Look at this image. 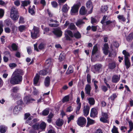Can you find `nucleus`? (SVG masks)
<instances>
[{"label":"nucleus","mask_w":133,"mask_h":133,"mask_svg":"<svg viewBox=\"0 0 133 133\" xmlns=\"http://www.w3.org/2000/svg\"><path fill=\"white\" fill-rule=\"evenodd\" d=\"M75 116L73 115H71L69 117H68V123H69L72 120H73Z\"/></svg>","instance_id":"50"},{"label":"nucleus","mask_w":133,"mask_h":133,"mask_svg":"<svg viewBox=\"0 0 133 133\" xmlns=\"http://www.w3.org/2000/svg\"><path fill=\"white\" fill-rule=\"evenodd\" d=\"M21 109V108L18 105L15 106L13 110L14 114H18Z\"/></svg>","instance_id":"17"},{"label":"nucleus","mask_w":133,"mask_h":133,"mask_svg":"<svg viewBox=\"0 0 133 133\" xmlns=\"http://www.w3.org/2000/svg\"><path fill=\"white\" fill-rule=\"evenodd\" d=\"M34 9L30 8L29 9V12L32 15H34L35 14V12Z\"/></svg>","instance_id":"47"},{"label":"nucleus","mask_w":133,"mask_h":133,"mask_svg":"<svg viewBox=\"0 0 133 133\" xmlns=\"http://www.w3.org/2000/svg\"><path fill=\"white\" fill-rule=\"evenodd\" d=\"M49 113V111L48 110L45 109L43 110L42 112V114L43 115L46 116Z\"/></svg>","instance_id":"53"},{"label":"nucleus","mask_w":133,"mask_h":133,"mask_svg":"<svg viewBox=\"0 0 133 133\" xmlns=\"http://www.w3.org/2000/svg\"><path fill=\"white\" fill-rule=\"evenodd\" d=\"M25 29V26L24 25H21L18 27L19 30L21 32H22L24 31Z\"/></svg>","instance_id":"44"},{"label":"nucleus","mask_w":133,"mask_h":133,"mask_svg":"<svg viewBox=\"0 0 133 133\" xmlns=\"http://www.w3.org/2000/svg\"><path fill=\"white\" fill-rule=\"evenodd\" d=\"M77 104V107L76 108V112H77V111H78L81 108V103H79Z\"/></svg>","instance_id":"54"},{"label":"nucleus","mask_w":133,"mask_h":133,"mask_svg":"<svg viewBox=\"0 0 133 133\" xmlns=\"http://www.w3.org/2000/svg\"><path fill=\"white\" fill-rule=\"evenodd\" d=\"M88 102L90 105H93L95 103V100L94 98H89L87 99Z\"/></svg>","instance_id":"29"},{"label":"nucleus","mask_w":133,"mask_h":133,"mask_svg":"<svg viewBox=\"0 0 133 133\" xmlns=\"http://www.w3.org/2000/svg\"><path fill=\"white\" fill-rule=\"evenodd\" d=\"M65 34L69 35L71 37H74V35L72 32L70 30H66L65 31Z\"/></svg>","instance_id":"31"},{"label":"nucleus","mask_w":133,"mask_h":133,"mask_svg":"<svg viewBox=\"0 0 133 133\" xmlns=\"http://www.w3.org/2000/svg\"><path fill=\"white\" fill-rule=\"evenodd\" d=\"M91 87L89 84L86 85L85 88V93L88 95H89L90 93Z\"/></svg>","instance_id":"15"},{"label":"nucleus","mask_w":133,"mask_h":133,"mask_svg":"<svg viewBox=\"0 0 133 133\" xmlns=\"http://www.w3.org/2000/svg\"><path fill=\"white\" fill-rule=\"evenodd\" d=\"M69 9L66 4H65L63 6L62 10L63 12H67Z\"/></svg>","instance_id":"22"},{"label":"nucleus","mask_w":133,"mask_h":133,"mask_svg":"<svg viewBox=\"0 0 133 133\" xmlns=\"http://www.w3.org/2000/svg\"><path fill=\"white\" fill-rule=\"evenodd\" d=\"M77 122L78 125L81 127H83L85 125L86 120L84 117H80L78 118Z\"/></svg>","instance_id":"5"},{"label":"nucleus","mask_w":133,"mask_h":133,"mask_svg":"<svg viewBox=\"0 0 133 133\" xmlns=\"http://www.w3.org/2000/svg\"><path fill=\"white\" fill-rule=\"evenodd\" d=\"M46 123L43 122H42L41 123L39 126V129L42 130L44 129L46 127Z\"/></svg>","instance_id":"33"},{"label":"nucleus","mask_w":133,"mask_h":133,"mask_svg":"<svg viewBox=\"0 0 133 133\" xmlns=\"http://www.w3.org/2000/svg\"><path fill=\"white\" fill-rule=\"evenodd\" d=\"M108 118H106L103 117H101L100 119V121L104 123H108Z\"/></svg>","instance_id":"40"},{"label":"nucleus","mask_w":133,"mask_h":133,"mask_svg":"<svg viewBox=\"0 0 133 133\" xmlns=\"http://www.w3.org/2000/svg\"><path fill=\"white\" fill-rule=\"evenodd\" d=\"M69 96H64L62 99L63 103H64L65 102H68L69 101Z\"/></svg>","instance_id":"38"},{"label":"nucleus","mask_w":133,"mask_h":133,"mask_svg":"<svg viewBox=\"0 0 133 133\" xmlns=\"http://www.w3.org/2000/svg\"><path fill=\"white\" fill-rule=\"evenodd\" d=\"M87 10L88 11V14L92 13L93 8L92 3L90 0L88 1L86 3Z\"/></svg>","instance_id":"4"},{"label":"nucleus","mask_w":133,"mask_h":133,"mask_svg":"<svg viewBox=\"0 0 133 133\" xmlns=\"http://www.w3.org/2000/svg\"><path fill=\"white\" fill-rule=\"evenodd\" d=\"M84 22L82 21V20L79 19L77 21L76 23V25L79 27H80L81 26L84 24Z\"/></svg>","instance_id":"26"},{"label":"nucleus","mask_w":133,"mask_h":133,"mask_svg":"<svg viewBox=\"0 0 133 133\" xmlns=\"http://www.w3.org/2000/svg\"><path fill=\"white\" fill-rule=\"evenodd\" d=\"M17 9L14 6L12 7L11 9L10 16L11 18L14 21L17 20L19 15Z\"/></svg>","instance_id":"2"},{"label":"nucleus","mask_w":133,"mask_h":133,"mask_svg":"<svg viewBox=\"0 0 133 133\" xmlns=\"http://www.w3.org/2000/svg\"><path fill=\"white\" fill-rule=\"evenodd\" d=\"M52 32L57 37H60L62 35V31L59 28L54 29Z\"/></svg>","instance_id":"7"},{"label":"nucleus","mask_w":133,"mask_h":133,"mask_svg":"<svg viewBox=\"0 0 133 133\" xmlns=\"http://www.w3.org/2000/svg\"><path fill=\"white\" fill-rule=\"evenodd\" d=\"M50 21L51 22H54L56 23H49V25L50 26L52 27H56L58 26L59 25L58 24V22L56 20H54L52 19H50L48 20V22Z\"/></svg>","instance_id":"11"},{"label":"nucleus","mask_w":133,"mask_h":133,"mask_svg":"<svg viewBox=\"0 0 133 133\" xmlns=\"http://www.w3.org/2000/svg\"><path fill=\"white\" fill-rule=\"evenodd\" d=\"M45 65L46 67H50L52 65L51 61L50 59H48L46 61Z\"/></svg>","instance_id":"27"},{"label":"nucleus","mask_w":133,"mask_h":133,"mask_svg":"<svg viewBox=\"0 0 133 133\" xmlns=\"http://www.w3.org/2000/svg\"><path fill=\"white\" fill-rule=\"evenodd\" d=\"M4 30L5 32L9 33L11 32L10 29L8 27H6L4 28Z\"/></svg>","instance_id":"60"},{"label":"nucleus","mask_w":133,"mask_h":133,"mask_svg":"<svg viewBox=\"0 0 133 133\" xmlns=\"http://www.w3.org/2000/svg\"><path fill=\"white\" fill-rule=\"evenodd\" d=\"M19 88L17 87H14L13 88L12 90L13 92L14 93L16 92L18 90Z\"/></svg>","instance_id":"56"},{"label":"nucleus","mask_w":133,"mask_h":133,"mask_svg":"<svg viewBox=\"0 0 133 133\" xmlns=\"http://www.w3.org/2000/svg\"><path fill=\"white\" fill-rule=\"evenodd\" d=\"M105 23L107 25H108L111 23H112L114 25H115L116 24L115 21L114 20L113 21H111L110 20H108L106 21Z\"/></svg>","instance_id":"57"},{"label":"nucleus","mask_w":133,"mask_h":133,"mask_svg":"<svg viewBox=\"0 0 133 133\" xmlns=\"http://www.w3.org/2000/svg\"><path fill=\"white\" fill-rule=\"evenodd\" d=\"M33 30V32H31V36L33 38L35 39L36 38L37 36V35L39 32V30L38 28L34 27Z\"/></svg>","instance_id":"8"},{"label":"nucleus","mask_w":133,"mask_h":133,"mask_svg":"<svg viewBox=\"0 0 133 133\" xmlns=\"http://www.w3.org/2000/svg\"><path fill=\"white\" fill-rule=\"evenodd\" d=\"M125 63L126 68L127 69L130 66V63L129 59H125Z\"/></svg>","instance_id":"25"},{"label":"nucleus","mask_w":133,"mask_h":133,"mask_svg":"<svg viewBox=\"0 0 133 133\" xmlns=\"http://www.w3.org/2000/svg\"><path fill=\"white\" fill-rule=\"evenodd\" d=\"M133 38V33H132L129 34L127 38L128 41H130L132 40Z\"/></svg>","instance_id":"37"},{"label":"nucleus","mask_w":133,"mask_h":133,"mask_svg":"<svg viewBox=\"0 0 133 133\" xmlns=\"http://www.w3.org/2000/svg\"><path fill=\"white\" fill-rule=\"evenodd\" d=\"M69 28L71 30H74L75 28V26L73 23H72L70 24Z\"/></svg>","instance_id":"51"},{"label":"nucleus","mask_w":133,"mask_h":133,"mask_svg":"<svg viewBox=\"0 0 133 133\" xmlns=\"http://www.w3.org/2000/svg\"><path fill=\"white\" fill-rule=\"evenodd\" d=\"M24 100L25 103H27L30 102V96H28L24 97Z\"/></svg>","instance_id":"35"},{"label":"nucleus","mask_w":133,"mask_h":133,"mask_svg":"<svg viewBox=\"0 0 133 133\" xmlns=\"http://www.w3.org/2000/svg\"><path fill=\"white\" fill-rule=\"evenodd\" d=\"M65 58V55L63 53H61L60 55L59 60L60 61H62L64 60Z\"/></svg>","instance_id":"36"},{"label":"nucleus","mask_w":133,"mask_h":133,"mask_svg":"<svg viewBox=\"0 0 133 133\" xmlns=\"http://www.w3.org/2000/svg\"><path fill=\"white\" fill-rule=\"evenodd\" d=\"M34 90L33 92V94L34 95H36L38 94V92L37 90L36 89V88L33 87Z\"/></svg>","instance_id":"63"},{"label":"nucleus","mask_w":133,"mask_h":133,"mask_svg":"<svg viewBox=\"0 0 133 133\" xmlns=\"http://www.w3.org/2000/svg\"><path fill=\"white\" fill-rule=\"evenodd\" d=\"M50 78L48 76L47 77L45 78L44 84L45 86L46 87H48L50 84Z\"/></svg>","instance_id":"19"},{"label":"nucleus","mask_w":133,"mask_h":133,"mask_svg":"<svg viewBox=\"0 0 133 133\" xmlns=\"http://www.w3.org/2000/svg\"><path fill=\"white\" fill-rule=\"evenodd\" d=\"M6 130V128L4 126H0V132L2 133H5Z\"/></svg>","instance_id":"34"},{"label":"nucleus","mask_w":133,"mask_h":133,"mask_svg":"<svg viewBox=\"0 0 133 133\" xmlns=\"http://www.w3.org/2000/svg\"><path fill=\"white\" fill-rule=\"evenodd\" d=\"M4 11L3 10L0 9V18H2L4 15Z\"/></svg>","instance_id":"61"},{"label":"nucleus","mask_w":133,"mask_h":133,"mask_svg":"<svg viewBox=\"0 0 133 133\" xmlns=\"http://www.w3.org/2000/svg\"><path fill=\"white\" fill-rule=\"evenodd\" d=\"M73 72V69L71 67L69 66L66 73L67 74H69Z\"/></svg>","instance_id":"43"},{"label":"nucleus","mask_w":133,"mask_h":133,"mask_svg":"<svg viewBox=\"0 0 133 133\" xmlns=\"http://www.w3.org/2000/svg\"><path fill=\"white\" fill-rule=\"evenodd\" d=\"M108 7L107 5H104L102 6L101 10L102 12H104L107 10Z\"/></svg>","instance_id":"39"},{"label":"nucleus","mask_w":133,"mask_h":133,"mask_svg":"<svg viewBox=\"0 0 133 133\" xmlns=\"http://www.w3.org/2000/svg\"><path fill=\"white\" fill-rule=\"evenodd\" d=\"M80 6V3L79 2H78L76 4H75L71 9V14L72 15H74L75 14L77 13Z\"/></svg>","instance_id":"3"},{"label":"nucleus","mask_w":133,"mask_h":133,"mask_svg":"<svg viewBox=\"0 0 133 133\" xmlns=\"http://www.w3.org/2000/svg\"><path fill=\"white\" fill-rule=\"evenodd\" d=\"M109 46L107 43H105L104 45L103 48V50L104 54L106 55L108 54L109 52Z\"/></svg>","instance_id":"12"},{"label":"nucleus","mask_w":133,"mask_h":133,"mask_svg":"<svg viewBox=\"0 0 133 133\" xmlns=\"http://www.w3.org/2000/svg\"><path fill=\"white\" fill-rule=\"evenodd\" d=\"M129 128H131L133 129V122L131 121L128 122Z\"/></svg>","instance_id":"64"},{"label":"nucleus","mask_w":133,"mask_h":133,"mask_svg":"<svg viewBox=\"0 0 133 133\" xmlns=\"http://www.w3.org/2000/svg\"><path fill=\"white\" fill-rule=\"evenodd\" d=\"M87 11H88L87 10H86L85 7L84 6H82L80 9L79 13L80 14L84 15L86 14Z\"/></svg>","instance_id":"18"},{"label":"nucleus","mask_w":133,"mask_h":133,"mask_svg":"<svg viewBox=\"0 0 133 133\" xmlns=\"http://www.w3.org/2000/svg\"><path fill=\"white\" fill-rule=\"evenodd\" d=\"M46 46L45 44L43 43L39 44L38 46V49L37 46V44L36 43L34 44V49L37 52L39 51V50H42L44 49Z\"/></svg>","instance_id":"6"},{"label":"nucleus","mask_w":133,"mask_h":133,"mask_svg":"<svg viewBox=\"0 0 133 133\" xmlns=\"http://www.w3.org/2000/svg\"><path fill=\"white\" fill-rule=\"evenodd\" d=\"M39 76L37 74H36L34 78V83L35 85H36L39 79Z\"/></svg>","instance_id":"23"},{"label":"nucleus","mask_w":133,"mask_h":133,"mask_svg":"<svg viewBox=\"0 0 133 133\" xmlns=\"http://www.w3.org/2000/svg\"><path fill=\"white\" fill-rule=\"evenodd\" d=\"M90 108L89 106L87 105L85 106L84 108L83 113L85 116H87L89 114Z\"/></svg>","instance_id":"13"},{"label":"nucleus","mask_w":133,"mask_h":133,"mask_svg":"<svg viewBox=\"0 0 133 133\" xmlns=\"http://www.w3.org/2000/svg\"><path fill=\"white\" fill-rule=\"evenodd\" d=\"M117 129V128L115 126H114L113 128L111 130L112 133H118Z\"/></svg>","instance_id":"46"},{"label":"nucleus","mask_w":133,"mask_h":133,"mask_svg":"<svg viewBox=\"0 0 133 133\" xmlns=\"http://www.w3.org/2000/svg\"><path fill=\"white\" fill-rule=\"evenodd\" d=\"M117 17L119 19L123 22L125 21L126 20L125 18L122 15H119Z\"/></svg>","instance_id":"41"},{"label":"nucleus","mask_w":133,"mask_h":133,"mask_svg":"<svg viewBox=\"0 0 133 133\" xmlns=\"http://www.w3.org/2000/svg\"><path fill=\"white\" fill-rule=\"evenodd\" d=\"M30 1L29 0H25L21 2V6H27L30 3Z\"/></svg>","instance_id":"21"},{"label":"nucleus","mask_w":133,"mask_h":133,"mask_svg":"<svg viewBox=\"0 0 133 133\" xmlns=\"http://www.w3.org/2000/svg\"><path fill=\"white\" fill-rule=\"evenodd\" d=\"M116 97H117V96L116 95V94H113L110 97V98L111 100H114Z\"/></svg>","instance_id":"62"},{"label":"nucleus","mask_w":133,"mask_h":133,"mask_svg":"<svg viewBox=\"0 0 133 133\" xmlns=\"http://www.w3.org/2000/svg\"><path fill=\"white\" fill-rule=\"evenodd\" d=\"M37 121L36 119H34L33 120L30 117H29L26 121V123L28 124L29 125H31L33 123Z\"/></svg>","instance_id":"10"},{"label":"nucleus","mask_w":133,"mask_h":133,"mask_svg":"<svg viewBox=\"0 0 133 133\" xmlns=\"http://www.w3.org/2000/svg\"><path fill=\"white\" fill-rule=\"evenodd\" d=\"M116 67V65L115 62H113L110 63L109 64V68L111 70L114 69Z\"/></svg>","instance_id":"24"},{"label":"nucleus","mask_w":133,"mask_h":133,"mask_svg":"<svg viewBox=\"0 0 133 133\" xmlns=\"http://www.w3.org/2000/svg\"><path fill=\"white\" fill-rule=\"evenodd\" d=\"M98 51V49L96 45L94 46L92 52V56L94 55Z\"/></svg>","instance_id":"28"},{"label":"nucleus","mask_w":133,"mask_h":133,"mask_svg":"<svg viewBox=\"0 0 133 133\" xmlns=\"http://www.w3.org/2000/svg\"><path fill=\"white\" fill-rule=\"evenodd\" d=\"M87 122L86 126L87 127H89V125L94 124L95 123L94 120L91 119L89 117L87 118Z\"/></svg>","instance_id":"14"},{"label":"nucleus","mask_w":133,"mask_h":133,"mask_svg":"<svg viewBox=\"0 0 133 133\" xmlns=\"http://www.w3.org/2000/svg\"><path fill=\"white\" fill-rule=\"evenodd\" d=\"M101 67L102 65L100 64H96L94 66L95 70L96 71H98Z\"/></svg>","instance_id":"42"},{"label":"nucleus","mask_w":133,"mask_h":133,"mask_svg":"<svg viewBox=\"0 0 133 133\" xmlns=\"http://www.w3.org/2000/svg\"><path fill=\"white\" fill-rule=\"evenodd\" d=\"M24 18L21 17L19 19V23L23 24L24 23Z\"/></svg>","instance_id":"59"},{"label":"nucleus","mask_w":133,"mask_h":133,"mask_svg":"<svg viewBox=\"0 0 133 133\" xmlns=\"http://www.w3.org/2000/svg\"><path fill=\"white\" fill-rule=\"evenodd\" d=\"M120 76H119L114 75L112 78V82L114 83H116L119 80Z\"/></svg>","instance_id":"16"},{"label":"nucleus","mask_w":133,"mask_h":133,"mask_svg":"<svg viewBox=\"0 0 133 133\" xmlns=\"http://www.w3.org/2000/svg\"><path fill=\"white\" fill-rule=\"evenodd\" d=\"M74 37L77 38H80L81 37V35L79 33L78 31L74 34Z\"/></svg>","instance_id":"45"},{"label":"nucleus","mask_w":133,"mask_h":133,"mask_svg":"<svg viewBox=\"0 0 133 133\" xmlns=\"http://www.w3.org/2000/svg\"><path fill=\"white\" fill-rule=\"evenodd\" d=\"M16 66V64L14 63H10L9 64V66L11 69H13Z\"/></svg>","instance_id":"55"},{"label":"nucleus","mask_w":133,"mask_h":133,"mask_svg":"<svg viewBox=\"0 0 133 133\" xmlns=\"http://www.w3.org/2000/svg\"><path fill=\"white\" fill-rule=\"evenodd\" d=\"M39 123H35L32 126V128L33 129L35 130H38L39 129Z\"/></svg>","instance_id":"30"},{"label":"nucleus","mask_w":133,"mask_h":133,"mask_svg":"<svg viewBox=\"0 0 133 133\" xmlns=\"http://www.w3.org/2000/svg\"><path fill=\"white\" fill-rule=\"evenodd\" d=\"M120 130L122 132H124L127 130V128L125 126H122L120 127Z\"/></svg>","instance_id":"49"},{"label":"nucleus","mask_w":133,"mask_h":133,"mask_svg":"<svg viewBox=\"0 0 133 133\" xmlns=\"http://www.w3.org/2000/svg\"><path fill=\"white\" fill-rule=\"evenodd\" d=\"M14 3L16 6H18L20 5V2L19 1L16 0L14 2Z\"/></svg>","instance_id":"58"},{"label":"nucleus","mask_w":133,"mask_h":133,"mask_svg":"<svg viewBox=\"0 0 133 133\" xmlns=\"http://www.w3.org/2000/svg\"><path fill=\"white\" fill-rule=\"evenodd\" d=\"M22 70L20 69H16L13 72L10 80V83L12 84L15 85L20 84L22 80V75L23 74Z\"/></svg>","instance_id":"1"},{"label":"nucleus","mask_w":133,"mask_h":133,"mask_svg":"<svg viewBox=\"0 0 133 133\" xmlns=\"http://www.w3.org/2000/svg\"><path fill=\"white\" fill-rule=\"evenodd\" d=\"M56 123L57 126H61L63 123V121L62 119L59 118L56 121Z\"/></svg>","instance_id":"20"},{"label":"nucleus","mask_w":133,"mask_h":133,"mask_svg":"<svg viewBox=\"0 0 133 133\" xmlns=\"http://www.w3.org/2000/svg\"><path fill=\"white\" fill-rule=\"evenodd\" d=\"M122 53L124 55L125 59H126V58L127 59H128V57L130 56L129 53L125 50H124L122 52Z\"/></svg>","instance_id":"32"},{"label":"nucleus","mask_w":133,"mask_h":133,"mask_svg":"<svg viewBox=\"0 0 133 133\" xmlns=\"http://www.w3.org/2000/svg\"><path fill=\"white\" fill-rule=\"evenodd\" d=\"M47 73V72L45 70H43L40 71L39 72V74L41 75H44Z\"/></svg>","instance_id":"48"},{"label":"nucleus","mask_w":133,"mask_h":133,"mask_svg":"<svg viewBox=\"0 0 133 133\" xmlns=\"http://www.w3.org/2000/svg\"><path fill=\"white\" fill-rule=\"evenodd\" d=\"M11 47L14 50H16L17 49V46L15 44L13 43L11 45Z\"/></svg>","instance_id":"52"},{"label":"nucleus","mask_w":133,"mask_h":133,"mask_svg":"<svg viewBox=\"0 0 133 133\" xmlns=\"http://www.w3.org/2000/svg\"><path fill=\"white\" fill-rule=\"evenodd\" d=\"M97 114V109L95 108H92L91 111L90 117L94 118L96 116Z\"/></svg>","instance_id":"9"}]
</instances>
